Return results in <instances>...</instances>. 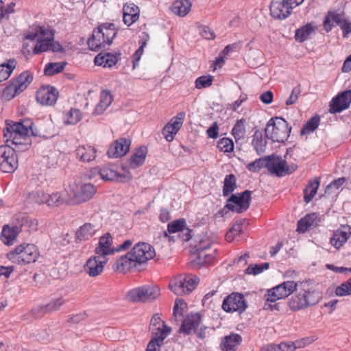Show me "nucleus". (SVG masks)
<instances>
[{
    "mask_svg": "<svg viewBox=\"0 0 351 351\" xmlns=\"http://www.w3.org/2000/svg\"><path fill=\"white\" fill-rule=\"evenodd\" d=\"M147 38L142 40L141 46L132 56L133 69H135L138 65V62L141 59V55L143 54V49L147 45Z\"/></svg>",
    "mask_w": 351,
    "mask_h": 351,
    "instance_id": "13d9d810",
    "label": "nucleus"
},
{
    "mask_svg": "<svg viewBox=\"0 0 351 351\" xmlns=\"http://www.w3.org/2000/svg\"><path fill=\"white\" fill-rule=\"evenodd\" d=\"M147 154V148L145 146L140 147L136 152L133 154L130 159L129 165L132 168H136L143 165Z\"/></svg>",
    "mask_w": 351,
    "mask_h": 351,
    "instance_id": "72a5a7b5",
    "label": "nucleus"
},
{
    "mask_svg": "<svg viewBox=\"0 0 351 351\" xmlns=\"http://www.w3.org/2000/svg\"><path fill=\"white\" fill-rule=\"evenodd\" d=\"M296 291L288 302L289 308L293 311L306 309L316 305L322 298V293L316 288L312 280L294 282L285 281L267 291L264 295L266 301L276 302L285 298Z\"/></svg>",
    "mask_w": 351,
    "mask_h": 351,
    "instance_id": "f257e3e1",
    "label": "nucleus"
},
{
    "mask_svg": "<svg viewBox=\"0 0 351 351\" xmlns=\"http://www.w3.org/2000/svg\"><path fill=\"white\" fill-rule=\"evenodd\" d=\"M346 178L342 177L339 178L337 180H334L330 184H329L326 187V192L330 189V188H335L336 189H338L341 186H342L345 182Z\"/></svg>",
    "mask_w": 351,
    "mask_h": 351,
    "instance_id": "69168bd1",
    "label": "nucleus"
},
{
    "mask_svg": "<svg viewBox=\"0 0 351 351\" xmlns=\"http://www.w3.org/2000/svg\"><path fill=\"white\" fill-rule=\"evenodd\" d=\"M269 267V263H264L261 265L254 264L250 265L245 269L246 274L258 275L262 273L264 270H267Z\"/></svg>",
    "mask_w": 351,
    "mask_h": 351,
    "instance_id": "8fccbe9b",
    "label": "nucleus"
},
{
    "mask_svg": "<svg viewBox=\"0 0 351 351\" xmlns=\"http://www.w3.org/2000/svg\"><path fill=\"white\" fill-rule=\"evenodd\" d=\"M291 128L281 117H274L269 120L265 130V136L273 142L285 143L289 137Z\"/></svg>",
    "mask_w": 351,
    "mask_h": 351,
    "instance_id": "423d86ee",
    "label": "nucleus"
},
{
    "mask_svg": "<svg viewBox=\"0 0 351 351\" xmlns=\"http://www.w3.org/2000/svg\"><path fill=\"white\" fill-rule=\"evenodd\" d=\"M221 306L226 312L242 313L247 308V304L241 293H232L225 298Z\"/></svg>",
    "mask_w": 351,
    "mask_h": 351,
    "instance_id": "9b49d317",
    "label": "nucleus"
},
{
    "mask_svg": "<svg viewBox=\"0 0 351 351\" xmlns=\"http://www.w3.org/2000/svg\"><path fill=\"white\" fill-rule=\"evenodd\" d=\"M112 95L109 91L103 90L101 93L99 101H101L102 104H104V105H108L109 106L112 102Z\"/></svg>",
    "mask_w": 351,
    "mask_h": 351,
    "instance_id": "e2e57ef3",
    "label": "nucleus"
},
{
    "mask_svg": "<svg viewBox=\"0 0 351 351\" xmlns=\"http://www.w3.org/2000/svg\"><path fill=\"white\" fill-rule=\"evenodd\" d=\"M97 150L92 146H79L76 150L77 157L82 162H90L96 157Z\"/></svg>",
    "mask_w": 351,
    "mask_h": 351,
    "instance_id": "7c9ffc66",
    "label": "nucleus"
},
{
    "mask_svg": "<svg viewBox=\"0 0 351 351\" xmlns=\"http://www.w3.org/2000/svg\"><path fill=\"white\" fill-rule=\"evenodd\" d=\"M237 188V179L234 174H229L225 177L223 186V195L227 197Z\"/></svg>",
    "mask_w": 351,
    "mask_h": 351,
    "instance_id": "a19ab883",
    "label": "nucleus"
},
{
    "mask_svg": "<svg viewBox=\"0 0 351 351\" xmlns=\"http://www.w3.org/2000/svg\"><path fill=\"white\" fill-rule=\"evenodd\" d=\"M251 194L252 191L249 190H245L241 193L232 194L227 199L225 207L232 212L242 213L250 207Z\"/></svg>",
    "mask_w": 351,
    "mask_h": 351,
    "instance_id": "9d476101",
    "label": "nucleus"
},
{
    "mask_svg": "<svg viewBox=\"0 0 351 351\" xmlns=\"http://www.w3.org/2000/svg\"><path fill=\"white\" fill-rule=\"evenodd\" d=\"M82 118V114L79 109L71 108L64 116V122L67 125H75Z\"/></svg>",
    "mask_w": 351,
    "mask_h": 351,
    "instance_id": "37998d69",
    "label": "nucleus"
},
{
    "mask_svg": "<svg viewBox=\"0 0 351 351\" xmlns=\"http://www.w3.org/2000/svg\"><path fill=\"white\" fill-rule=\"evenodd\" d=\"M107 262L108 258L95 254L87 260L84 269L90 277H95L102 273Z\"/></svg>",
    "mask_w": 351,
    "mask_h": 351,
    "instance_id": "dca6fc26",
    "label": "nucleus"
},
{
    "mask_svg": "<svg viewBox=\"0 0 351 351\" xmlns=\"http://www.w3.org/2000/svg\"><path fill=\"white\" fill-rule=\"evenodd\" d=\"M54 36V31L49 27L45 26H35L32 31L27 33V40H37V43L33 49L34 54H40L43 52L49 51V42Z\"/></svg>",
    "mask_w": 351,
    "mask_h": 351,
    "instance_id": "0eeeda50",
    "label": "nucleus"
},
{
    "mask_svg": "<svg viewBox=\"0 0 351 351\" xmlns=\"http://www.w3.org/2000/svg\"><path fill=\"white\" fill-rule=\"evenodd\" d=\"M340 27L343 30V36L345 37L351 32V22L344 19L340 25Z\"/></svg>",
    "mask_w": 351,
    "mask_h": 351,
    "instance_id": "774afa93",
    "label": "nucleus"
},
{
    "mask_svg": "<svg viewBox=\"0 0 351 351\" xmlns=\"http://www.w3.org/2000/svg\"><path fill=\"white\" fill-rule=\"evenodd\" d=\"M335 294L337 296L351 295V278L337 287L335 289Z\"/></svg>",
    "mask_w": 351,
    "mask_h": 351,
    "instance_id": "6e6d98bb",
    "label": "nucleus"
},
{
    "mask_svg": "<svg viewBox=\"0 0 351 351\" xmlns=\"http://www.w3.org/2000/svg\"><path fill=\"white\" fill-rule=\"evenodd\" d=\"M213 77L211 75H203L195 80V88L198 89L209 87L212 85Z\"/></svg>",
    "mask_w": 351,
    "mask_h": 351,
    "instance_id": "5fc2aeb1",
    "label": "nucleus"
},
{
    "mask_svg": "<svg viewBox=\"0 0 351 351\" xmlns=\"http://www.w3.org/2000/svg\"><path fill=\"white\" fill-rule=\"evenodd\" d=\"M96 189L92 184H83L75 193L74 197L79 204L89 200L95 193Z\"/></svg>",
    "mask_w": 351,
    "mask_h": 351,
    "instance_id": "bb28decb",
    "label": "nucleus"
},
{
    "mask_svg": "<svg viewBox=\"0 0 351 351\" xmlns=\"http://www.w3.org/2000/svg\"><path fill=\"white\" fill-rule=\"evenodd\" d=\"M64 303L65 301L62 298L53 299L47 305L41 306L40 309L44 313L56 311L59 310Z\"/></svg>",
    "mask_w": 351,
    "mask_h": 351,
    "instance_id": "a18cd8bd",
    "label": "nucleus"
},
{
    "mask_svg": "<svg viewBox=\"0 0 351 351\" xmlns=\"http://www.w3.org/2000/svg\"><path fill=\"white\" fill-rule=\"evenodd\" d=\"M269 8L271 16L278 19L288 17L293 9L289 3H285V0L272 2Z\"/></svg>",
    "mask_w": 351,
    "mask_h": 351,
    "instance_id": "aec40b11",
    "label": "nucleus"
},
{
    "mask_svg": "<svg viewBox=\"0 0 351 351\" xmlns=\"http://www.w3.org/2000/svg\"><path fill=\"white\" fill-rule=\"evenodd\" d=\"M185 226V219H180L169 223L167 226V230L169 233L180 232Z\"/></svg>",
    "mask_w": 351,
    "mask_h": 351,
    "instance_id": "3c124183",
    "label": "nucleus"
},
{
    "mask_svg": "<svg viewBox=\"0 0 351 351\" xmlns=\"http://www.w3.org/2000/svg\"><path fill=\"white\" fill-rule=\"evenodd\" d=\"M268 163V171L276 176L280 177L287 174H291L297 169V165H287L285 160L281 157L275 155L270 156Z\"/></svg>",
    "mask_w": 351,
    "mask_h": 351,
    "instance_id": "f8f14e48",
    "label": "nucleus"
},
{
    "mask_svg": "<svg viewBox=\"0 0 351 351\" xmlns=\"http://www.w3.org/2000/svg\"><path fill=\"white\" fill-rule=\"evenodd\" d=\"M319 116L315 115L313 117L304 125L301 130V134L303 135L315 131L319 125Z\"/></svg>",
    "mask_w": 351,
    "mask_h": 351,
    "instance_id": "49530a36",
    "label": "nucleus"
},
{
    "mask_svg": "<svg viewBox=\"0 0 351 351\" xmlns=\"http://www.w3.org/2000/svg\"><path fill=\"white\" fill-rule=\"evenodd\" d=\"M199 30L202 36L206 39H213L215 38L214 32L207 26H200Z\"/></svg>",
    "mask_w": 351,
    "mask_h": 351,
    "instance_id": "680f3d73",
    "label": "nucleus"
},
{
    "mask_svg": "<svg viewBox=\"0 0 351 351\" xmlns=\"http://www.w3.org/2000/svg\"><path fill=\"white\" fill-rule=\"evenodd\" d=\"M320 222L319 215L316 213L306 215L298 222L297 231L305 232L309 229L317 227Z\"/></svg>",
    "mask_w": 351,
    "mask_h": 351,
    "instance_id": "4be33fe9",
    "label": "nucleus"
},
{
    "mask_svg": "<svg viewBox=\"0 0 351 351\" xmlns=\"http://www.w3.org/2000/svg\"><path fill=\"white\" fill-rule=\"evenodd\" d=\"M158 314H155V346H160L164 340L171 332V328L167 326L165 322L160 320V317L156 318Z\"/></svg>",
    "mask_w": 351,
    "mask_h": 351,
    "instance_id": "5701e85b",
    "label": "nucleus"
},
{
    "mask_svg": "<svg viewBox=\"0 0 351 351\" xmlns=\"http://www.w3.org/2000/svg\"><path fill=\"white\" fill-rule=\"evenodd\" d=\"M241 341V335L232 333L222 339L220 348L222 351H236Z\"/></svg>",
    "mask_w": 351,
    "mask_h": 351,
    "instance_id": "c85d7f7f",
    "label": "nucleus"
},
{
    "mask_svg": "<svg viewBox=\"0 0 351 351\" xmlns=\"http://www.w3.org/2000/svg\"><path fill=\"white\" fill-rule=\"evenodd\" d=\"M120 55V53L101 52L95 58L94 62L96 65L110 68L117 63Z\"/></svg>",
    "mask_w": 351,
    "mask_h": 351,
    "instance_id": "393cba45",
    "label": "nucleus"
},
{
    "mask_svg": "<svg viewBox=\"0 0 351 351\" xmlns=\"http://www.w3.org/2000/svg\"><path fill=\"white\" fill-rule=\"evenodd\" d=\"M154 287L144 285L130 290L126 295L127 300L132 302H149L154 299Z\"/></svg>",
    "mask_w": 351,
    "mask_h": 351,
    "instance_id": "ddd939ff",
    "label": "nucleus"
},
{
    "mask_svg": "<svg viewBox=\"0 0 351 351\" xmlns=\"http://www.w3.org/2000/svg\"><path fill=\"white\" fill-rule=\"evenodd\" d=\"M186 304L182 299H176L173 306V316L175 318L182 317L184 308H186Z\"/></svg>",
    "mask_w": 351,
    "mask_h": 351,
    "instance_id": "4d7b16f0",
    "label": "nucleus"
},
{
    "mask_svg": "<svg viewBox=\"0 0 351 351\" xmlns=\"http://www.w3.org/2000/svg\"><path fill=\"white\" fill-rule=\"evenodd\" d=\"M201 322V315L199 313L187 315L183 320L180 332L189 335L192 330L196 331Z\"/></svg>",
    "mask_w": 351,
    "mask_h": 351,
    "instance_id": "b1692460",
    "label": "nucleus"
},
{
    "mask_svg": "<svg viewBox=\"0 0 351 351\" xmlns=\"http://www.w3.org/2000/svg\"><path fill=\"white\" fill-rule=\"evenodd\" d=\"M267 144V140L263 138L262 132L256 130L253 136L252 145L258 154L265 152Z\"/></svg>",
    "mask_w": 351,
    "mask_h": 351,
    "instance_id": "58836bf2",
    "label": "nucleus"
},
{
    "mask_svg": "<svg viewBox=\"0 0 351 351\" xmlns=\"http://www.w3.org/2000/svg\"><path fill=\"white\" fill-rule=\"evenodd\" d=\"M195 249L197 256L189 263V266L191 268L209 265L215 258L216 249L212 247L209 241L199 242L195 245Z\"/></svg>",
    "mask_w": 351,
    "mask_h": 351,
    "instance_id": "1a4fd4ad",
    "label": "nucleus"
},
{
    "mask_svg": "<svg viewBox=\"0 0 351 351\" xmlns=\"http://www.w3.org/2000/svg\"><path fill=\"white\" fill-rule=\"evenodd\" d=\"M351 232L349 226H343L342 228L336 230L330 238V243L336 249H339L348 240Z\"/></svg>",
    "mask_w": 351,
    "mask_h": 351,
    "instance_id": "cd10ccee",
    "label": "nucleus"
},
{
    "mask_svg": "<svg viewBox=\"0 0 351 351\" xmlns=\"http://www.w3.org/2000/svg\"><path fill=\"white\" fill-rule=\"evenodd\" d=\"M0 146V170L4 173H12L17 169L16 152H23L21 145L14 144L10 141Z\"/></svg>",
    "mask_w": 351,
    "mask_h": 351,
    "instance_id": "39448f33",
    "label": "nucleus"
},
{
    "mask_svg": "<svg viewBox=\"0 0 351 351\" xmlns=\"http://www.w3.org/2000/svg\"><path fill=\"white\" fill-rule=\"evenodd\" d=\"M130 145L131 141L130 139L119 138L110 145L107 155L109 158H121L129 152Z\"/></svg>",
    "mask_w": 351,
    "mask_h": 351,
    "instance_id": "a211bd4d",
    "label": "nucleus"
},
{
    "mask_svg": "<svg viewBox=\"0 0 351 351\" xmlns=\"http://www.w3.org/2000/svg\"><path fill=\"white\" fill-rule=\"evenodd\" d=\"M38 256L39 253L36 246L30 243L21 244L6 255L9 261L18 265L34 263Z\"/></svg>",
    "mask_w": 351,
    "mask_h": 351,
    "instance_id": "6e6552de",
    "label": "nucleus"
},
{
    "mask_svg": "<svg viewBox=\"0 0 351 351\" xmlns=\"http://www.w3.org/2000/svg\"><path fill=\"white\" fill-rule=\"evenodd\" d=\"M21 92L22 90L18 88V86L12 81L10 84L3 89V97L7 100H10Z\"/></svg>",
    "mask_w": 351,
    "mask_h": 351,
    "instance_id": "de8ad7c7",
    "label": "nucleus"
},
{
    "mask_svg": "<svg viewBox=\"0 0 351 351\" xmlns=\"http://www.w3.org/2000/svg\"><path fill=\"white\" fill-rule=\"evenodd\" d=\"M315 27L311 23H307L295 31V39L298 42L303 43L314 32Z\"/></svg>",
    "mask_w": 351,
    "mask_h": 351,
    "instance_id": "ea45409f",
    "label": "nucleus"
},
{
    "mask_svg": "<svg viewBox=\"0 0 351 351\" xmlns=\"http://www.w3.org/2000/svg\"><path fill=\"white\" fill-rule=\"evenodd\" d=\"M58 97V91L51 86H43L36 93V100L42 105L53 106Z\"/></svg>",
    "mask_w": 351,
    "mask_h": 351,
    "instance_id": "f3484780",
    "label": "nucleus"
},
{
    "mask_svg": "<svg viewBox=\"0 0 351 351\" xmlns=\"http://www.w3.org/2000/svg\"><path fill=\"white\" fill-rule=\"evenodd\" d=\"M300 93L301 90L300 86L294 87L291 93L290 96L286 101V105L290 106L294 104L297 101L298 97L300 95Z\"/></svg>",
    "mask_w": 351,
    "mask_h": 351,
    "instance_id": "bf43d9fd",
    "label": "nucleus"
},
{
    "mask_svg": "<svg viewBox=\"0 0 351 351\" xmlns=\"http://www.w3.org/2000/svg\"><path fill=\"white\" fill-rule=\"evenodd\" d=\"M6 128L3 131L6 141H11L14 144L21 145L23 150H27L32 141L29 134L33 136H39L43 138L52 137L53 134L50 129L52 126L49 121L41 122L34 127V123L30 119H25L19 122L6 121Z\"/></svg>",
    "mask_w": 351,
    "mask_h": 351,
    "instance_id": "f03ea898",
    "label": "nucleus"
},
{
    "mask_svg": "<svg viewBox=\"0 0 351 351\" xmlns=\"http://www.w3.org/2000/svg\"><path fill=\"white\" fill-rule=\"evenodd\" d=\"M54 36L51 39V41L49 42V51L53 52H62L63 51V47L60 45L59 42L54 41Z\"/></svg>",
    "mask_w": 351,
    "mask_h": 351,
    "instance_id": "338daca9",
    "label": "nucleus"
},
{
    "mask_svg": "<svg viewBox=\"0 0 351 351\" xmlns=\"http://www.w3.org/2000/svg\"><path fill=\"white\" fill-rule=\"evenodd\" d=\"M18 234V228H10L8 225H5L3 228L1 239V241L6 245H10L13 243Z\"/></svg>",
    "mask_w": 351,
    "mask_h": 351,
    "instance_id": "e433bc0d",
    "label": "nucleus"
},
{
    "mask_svg": "<svg viewBox=\"0 0 351 351\" xmlns=\"http://www.w3.org/2000/svg\"><path fill=\"white\" fill-rule=\"evenodd\" d=\"M273 98H274L273 93L270 90L264 92L260 96L261 101L265 104H271L273 101Z\"/></svg>",
    "mask_w": 351,
    "mask_h": 351,
    "instance_id": "0e129e2a",
    "label": "nucleus"
},
{
    "mask_svg": "<svg viewBox=\"0 0 351 351\" xmlns=\"http://www.w3.org/2000/svg\"><path fill=\"white\" fill-rule=\"evenodd\" d=\"M245 121L240 119L237 121L232 130V134L236 140L243 138L245 134Z\"/></svg>",
    "mask_w": 351,
    "mask_h": 351,
    "instance_id": "09e8293b",
    "label": "nucleus"
},
{
    "mask_svg": "<svg viewBox=\"0 0 351 351\" xmlns=\"http://www.w3.org/2000/svg\"><path fill=\"white\" fill-rule=\"evenodd\" d=\"M17 65V61L14 58H10L0 64V82L7 80Z\"/></svg>",
    "mask_w": 351,
    "mask_h": 351,
    "instance_id": "c9c22d12",
    "label": "nucleus"
},
{
    "mask_svg": "<svg viewBox=\"0 0 351 351\" xmlns=\"http://www.w3.org/2000/svg\"><path fill=\"white\" fill-rule=\"evenodd\" d=\"M351 104V89L343 91L333 97L330 102L329 112L335 114L349 108Z\"/></svg>",
    "mask_w": 351,
    "mask_h": 351,
    "instance_id": "2eb2a0df",
    "label": "nucleus"
},
{
    "mask_svg": "<svg viewBox=\"0 0 351 351\" xmlns=\"http://www.w3.org/2000/svg\"><path fill=\"white\" fill-rule=\"evenodd\" d=\"M186 114L184 112H180L176 117L171 119L169 122L163 128L162 134L167 141L171 142L174 136L182 128Z\"/></svg>",
    "mask_w": 351,
    "mask_h": 351,
    "instance_id": "4468645a",
    "label": "nucleus"
},
{
    "mask_svg": "<svg viewBox=\"0 0 351 351\" xmlns=\"http://www.w3.org/2000/svg\"><path fill=\"white\" fill-rule=\"evenodd\" d=\"M99 229V226L92 223H85L75 232V241L80 243L90 239Z\"/></svg>",
    "mask_w": 351,
    "mask_h": 351,
    "instance_id": "412c9836",
    "label": "nucleus"
},
{
    "mask_svg": "<svg viewBox=\"0 0 351 351\" xmlns=\"http://www.w3.org/2000/svg\"><path fill=\"white\" fill-rule=\"evenodd\" d=\"M271 156H268L264 158H260L256 160L249 163L247 165V169L253 172H258L263 167L268 168L269 159Z\"/></svg>",
    "mask_w": 351,
    "mask_h": 351,
    "instance_id": "c03bdc74",
    "label": "nucleus"
},
{
    "mask_svg": "<svg viewBox=\"0 0 351 351\" xmlns=\"http://www.w3.org/2000/svg\"><path fill=\"white\" fill-rule=\"evenodd\" d=\"M184 282L185 277H182V276L180 275L171 280L169 285V289L177 295L188 294L189 292L188 291L187 286Z\"/></svg>",
    "mask_w": 351,
    "mask_h": 351,
    "instance_id": "2f4dec72",
    "label": "nucleus"
},
{
    "mask_svg": "<svg viewBox=\"0 0 351 351\" xmlns=\"http://www.w3.org/2000/svg\"><path fill=\"white\" fill-rule=\"evenodd\" d=\"M217 147L223 152H231L234 149V143L230 138H222L218 141Z\"/></svg>",
    "mask_w": 351,
    "mask_h": 351,
    "instance_id": "864d4df0",
    "label": "nucleus"
},
{
    "mask_svg": "<svg viewBox=\"0 0 351 351\" xmlns=\"http://www.w3.org/2000/svg\"><path fill=\"white\" fill-rule=\"evenodd\" d=\"M38 197H40V199L36 200L38 204H47L49 206H58V204L61 201L60 195L58 193H53L51 195H49L45 193L42 191H39L36 192Z\"/></svg>",
    "mask_w": 351,
    "mask_h": 351,
    "instance_id": "f704fd0d",
    "label": "nucleus"
},
{
    "mask_svg": "<svg viewBox=\"0 0 351 351\" xmlns=\"http://www.w3.org/2000/svg\"><path fill=\"white\" fill-rule=\"evenodd\" d=\"M66 65V62H49L46 64L44 73L48 76L59 73L64 69Z\"/></svg>",
    "mask_w": 351,
    "mask_h": 351,
    "instance_id": "79ce46f5",
    "label": "nucleus"
},
{
    "mask_svg": "<svg viewBox=\"0 0 351 351\" xmlns=\"http://www.w3.org/2000/svg\"><path fill=\"white\" fill-rule=\"evenodd\" d=\"M117 34V30L114 23H106L99 25L93 30L91 38L87 41L89 49L97 51L106 45H111Z\"/></svg>",
    "mask_w": 351,
    "mask_h": 351,
    "instance_id": "20e7f679",
    "label": "nucleus"
},
{
    "mask_svg": "<svg viewBox=\"0 0 351 351\" xmlns=\"http://www.w3.org/2000/svg\"><path fill=\"white\" fill-rule=\"evenodd\" d=\"M114 165L104 166L102 167L94 168L93 172L99 175L104 180H119L122 178H125V175L119 173L114 169Z\"/></svg>",
    "mask_w": 351,
    "mask_h": 351,
    "instance_id": "a878e982",
    "label": "nucleus"
},
{
    "mask_svg": "<svg viewBox=\"0 0 351 351\" xmlns=\"http://www.w3.org/2000/svg\"><path fill=\"white\" fill-rule=\"evenodd\" d=\"M320 184V179L319 178L308 181L307 186L304 189V200L308 204L316 195L319 186Z\"/></svg>",
    "mask_w": 351,
    "mask_h": 351,
    "instance_id": "473e14b6",
    "label": "nucleus"
},
{
    "mask_svg": "<svg viewBox=\"0 0 351 351\" xmlns=\"http://www.w3.org/2000/svg\"><path fill=\"white\" fill-rule=\"evenodd\" d=\"M32 80L33 74L29 71H23L16 78L12 80V81L18 86V88H20L22 92L27 88Z\"/></svg>",
    "mask_w": 351,
    "mask_h": 351,
    "instance_id": "4c0bfd02",
    "label": "nucleus"
},
{
    "mask_svg": "<svg viewBox=\"0 0 351 351\" xmlns=\"http://www.w3.org/2000/svg\"><path fill=\"white\" fill-rule=\"evenodd\" d=\"M182 277H185L184 283L187 286V289L189 293L195 289L196 286L199 282V278L195 275L192 274H182Z\"/></svg>",
    "mask_w": 351,
    "mask_h": 351,
    "instance_id": "603ef678",
    "label": "nucleus"
},
{
    "mask_svg": "<svg viewBox=\"0 0 351 351\" xmlns=\"http://www.w3.org/2000/svg\"><path fill=\"white\" fill-rule=\"evenodd\" d=\"M112 237L110 233H106L100 237L98 245L95 250V254L107 258V256L116 252V247L112 246Z\"/></svg>",
    "mask_w": 351,
    "mask_h": 351,
    "instance_id": "6ab92c4d",
    "label": "nucleus"
},
{
    "mask_svg": "<svg viewBox=\"0 0 351 351\" xmlns=\"http://www.w3.org/2000/svg\"><path fill=\"white\" fill-rule=\"evenodd\" d=\"M191 5L190 0H175L171 7V10L174 14L183 17L190 12Z\"/></svg>",
    "mask_w": 351,
    "mask_h": 351,
    "instance_id": "c756f323",
    "label": "nucleus"
},
{
    "mask_svg": "<svg viewBox=\"0 0 351 351\" xmlns=\"http://www.w3.org/2000/svg\"><path fill=\"white\" fill-rule=\"evenodd\" d=\"M123 22L125 25L128 26H130L134 23H135L139 18V14L138 13H132V14H128L123 12Z\"/></svg>",
    "mask_w": 351,
    "mask_h": 351,
    "instance_id": "052dcab7",
    "label": "nucleus"
},
{
    "mask_svg": "<svg viewBox=\"0 0 351 351\" xmlns=\"http://www.w3.org/2000/svg\"><path fill=\"white\" fill-rule=\"evenodd\" d=\"M152 246L145 242L136 244L130 252L118 258L112 266L115 271L126 273L152 258Z\"/></svg>",
    "mask_w": 351,
    "mask_h": 351,
    "instance_id": "7ed1b4c3",
    "label": "nucleus"
}]
</instances>
